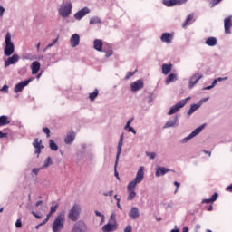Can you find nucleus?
Here are the masks:
<instances>
[{"instance_id": "obj_43", "label": "nucleus", "mask_w": 232, "mask_h": 232, "mask_svg": "<svg viewBox=\"0 0 232 232\" xmlns=\"http://www.w3.org/2000/svg\"><path fill=\"white\" fill-rule=\"evenodd\" d=\"M147 157H150V159L153 160L155 157H157V153L155 152H146Z\"/></svg>"}, {"instance_id": "obj_37", "label": "nucleus", "mask_w": 232, "mask_h": 232, "mask_svg": "<svg viewBox=\"0 0 232 232\" xmlns=\"http://www.w3.org/2000/svg\"><path fill=\"white\" fill-rule=\"evenodd\" d=\"M23 59L26 61H34V59H37V56L32 53H25L24 54Z\"/></svg>"}, {"instance_id": "obj_20", "label": "nucleus", "mask_w": 232, "mask_h": 232, "mask_svg": "<svg viewBox=\"0 0 232 232\" xmlns=\"http://www.w3.org/2000/svg\"><path fill=\"white\" fill-rule=\"evenodd\" d=\"M19 61V55L14 53L12 55V57H9L5 62V67L8 68V66L12 64H15Z\"/></svg>"}, {"instance_id": "obj_4", "label": "nucleus", "mask_w": 232, "mask_h": 232, "mask_svg": "<svg viewBox=\"0 0 232 232\" xmlns=\"http://www.w3.org/2000/svg\"><path fill=\"white\" fill-rule=\"evenodd\" d=\"M72 8H73L72 3L63 2V4L58 8V14L60 17H63V19H68V17L72 15Z\"/></svg>"}, {"instance_id": "obj_59", "label": "nucleus", "mask_w": 232, "mask_h": 232, "mask_svg": "<svg viewBox=\"0 0 232 232\" xmlns=\"http://www.w3.org/2000/svg\"><path fill=\"white\" fill-rule=\"evenodd\" d=\"M216 81H218V82H222V81H227V77H219L216 79Z\"/></svg>"}, {"instance_id": "obj_33", "label": "nucleus", "mask_w": 232, "mask_h": 232, "mask_svg": "<svg viewBox=\"0 0 232 232\" xmlns=\"http://www.w3.org/2000/svg\"><path fill=\"white\" fill-rule=\"evenodd\" d=\"M53 164V161H52V158L47 157L44 161V165L42 166V169H44V168H49V166H52Z\"/></svg>"}, {"instance_id": "obj_18", "label": "nucleus", "mask_w": 232, "mask_h": 232, "mask_svg": "<svg viewBox=\"0 0 232 232\" xmlns=\"http://www.w3.org/2000/svg\"><path fill=\"white\" fill-rule=\"evenodd\" d=\"M179 126V116H175L172 120H169L165 125L163 126L164 129L166 128H177Z\"/></svg>"}, {"instance_id": "obj_19", "label": "nucleus", "mask_w": 232, "mask_h": 232, "mask_svg": "<svg viewBox=\"0 0 232 232\" xmlns=\"http://www.w3.org/2000/svg\"><path fill=\"white\" fill-rule=\"evenodd\" d=\"M43 140H41L39 138L34 139V141L33 142L34 148H35V153L36 155H39L41 153V150L44 148V146L42 145Z\"/></svg>"}, {"instance_id": "obj_35", "label": "nucleus", "mask_w": 232, "mask_h": 232, "mask_svg": "<svg viewBox=\"0 0 232 232\" xmlns=\"http://www.w3.org/2000/svg\"><path fill=\"white\" fill-rule=\"evenodd\" d=\"M97 97H99V90H97V89H95V90L93 91V92H91V93L89 94V99H90V101H92V102L95 101V99H97Z\"/></svg>"}, {"instance_id": "obj_12", "label": "nucleus", "mask_w": 232, "mask_h": 232, "mask_svg": "<svg viewBox=\"0 0 232 232\" xmlns=\"http://www.w3.org/2000/svg\"><path fill=\"white\" fill-rule=\"evenodd\" d=\"M224 28H225V34L227 35H229V34H231V28H232V15H229L224 19Z\"/></svg>"}, {"instance_id": "obj_26", "label": "nucleus", "mask_w": 232, "mask_h": 232, "mask_svg": "<svg viewBox=\"0 0 232 232\" xmlns=\"http://www.w3.org/2000/svg\"><path fill=\"white\" fill-rule=\"evenodd\" d=\"M73 140H75V133L73 132L68 133L64 139L65 144H73Z\"/></svg>"}, {"instance_id": "obj_39", "label": "nucleus", "mask_w": 232, "mask_h": 232, "mask_svg": "<svg viewBox=\"0 0 232 232\" xmlns=\"http://www.w3.org/2000/svg\"><path fill=\"white\" fill-rule=\"evenodd\" d=\"M57 208H59V204L57 202L53 201L51 206L50 213L53 214L55 211H57Z\"/></svg>"}, {"instance_id": "obj_54", "label": "nucleus", "mask_w": 232, "mask_h": 232, "mask_svg": "<svg viewBox=\"0 0 232 232\" xmlns=\"http://www.w3.org/2000/svg\"><path fill=\"white\" fill-rule=\"evenodd\" d=\"M31 213H32V215H33L34 217H35V218H38V219L43 218V216H41V215L35 213V211H32Z\"/></svg>"}, {"instance_id": "obj_56", "label": "nucleus", "mask_w": 232, "mask_h": 232, "mask_svg": "<svg viewBox=\"0 0 232 232\" xmlns=\"http://www.w3.org/2000/svg\"><path fill=\"white\" fill-rule=\"evenodd\" d=\"M134 118H130L127 121V123L125 126H127V128H129V126H131V122H133Z\"/></svg>"}, {"instance_id": "obj_15", "label": "nucleus", "mask_w": 232, "mask_h": 232, "mask_svg": "<svg viewBox=\"0 0 232 232\" xmlns=\"http://www.w3.org/2000/svg\"><path fill=\"white\" fill-rule=\"evenodd\" d=\"M124 142V134H121L120 137V140L118 142L117 146V154H116V161H115V166H117L119 162V158L121 157V153L122 151V144Z\"/></svg>"}, {"instance_id": "obj_14", "label": "nucleus", "mask_w": 232, "mask_h": 232, "mask_svg": "<svg viewBox=\"0 0 232 232\" xmlns=\"http://www.w3.org/2000/svg\"><path fill=\"white\" fill-rule=\"evenodd\" d=\"M88 14H90V8L83 7L82 9L74 14V19H76V21H81V19H82V17H86Z\"/></svg>"}, {"instance_id": "obj_6", "label": "nucleus", "mask_w": 232, "mask_h": 232, "mask_svg": "<svg viewBox=\"0 0 232 232\" xmlns=\"http://www.w3.org/2000/svg\"><path fill=\"white\" fill-rule=\"evenodd\" d=\"M117 229V221L115 220V213L111 215L108 224L102 227L103 232H112Z\"/></svg>"}, {"instance_id": "obj_60", "label": "nucleus", "mask_w": 232, "mask_h": 232, "mask_svg": "<svg viewBox=\"0 0 232 232\" xmlns=\"http://www.w3.org/2000/svg\"><path fill=\"white\" fill-rule=\"evenodd\" d=\"M3 14H5V7L0 5V17H3Z\"/></svg>"}, {"instance_id": "obj_5", "label": "nucleus", "mask_w": 232, "mask_h": 232, "mask_svg": "<svg viewBox=\"0 0 232 232\" xmlns=\"http://www.w3.org/2000/svg\"><path fill=\"white\" fill-rule=\"evenodd\" d=\"M81 211H82L81 205L74 204L72 208L69 210L68 218L72 222H77L79 220V218L81 217Z\"/></svg>"}, {"instance_id": "obj_24", "label": "nucleus", "mask_w": 232, "mask_h": 232, "mask_svg": "<svg viewBox=\"0 0 232 232\" xmlns=\"http://www.w3.org/2000/svg\"><path fill=\"white\" fill-rule=\"evenodd\" d=\"M32 74L35 75L41 70V63L38 61L33 62L31 64Z\"/></svg>"}, {"instance_id": "obj_46", "label": "nucleus", "mask_w": 232, "mask_h": 232, "mask_svg": "<svg viewBox=\"0 0 232 232\" xmlns=\"http://www.w3.org/2000/svg\"><path fill=\"white\" fill-rule=\"evenodd\" d=\"M133 75H135V72H128L125 76V79L128 81V79L133 77Z\"/></svg>"}, {"instance_id": "obj_34", "label": "nucleus", "mask_w": 232, "mask_h": 232, "mask_svg": "<svg viewBox=\"0 0 232 232\" xmlns=\"http://www.w3.org/2000/svg\"><path fill=\"white\" fill-rule=\"evenodd\" d=\"M6 124H10L8 116H0V126H6Z\"/></svg>"}, {"instance_id": "obj_28", "label": "nucleus", "mask_w": 232, "mask_h": 232, "mask_svg": "<svg viewBox=\"0 0 232 232\" xmlns=\"http://www.w3.org/2000/svg\"><path fill=\"white\" fill-rule=\"evenodd\" d=\"M193 23H195V16L193 14H189L183 23L182 26L183 28H186L188 24H193Z\"/></svg>"}, {"instance_id": "obj_21", "label": "nucleus", "mask_w": 232, "mask_h": 232, "mask_svg": "<svg viewBox=\"0 0 232 232\" xmlns=\"http://www.w3.org/2000/svg\"><path fill=\"white\" fill-rule=\"evenodd\" d=\"M184 1H163L162 4L164 6H168L169 8H171L173 6H182L184 5Z\"/></svg>"}, {"instance_id": "obj_50", "label": "nucleus", "mask_w": 232, "mask_h": 232, "mask_svg": "<svg viewBox=\"0 0 232 232\" xmlns=\"http://www.w3.org/2000/svg\"><path fill=\"white\" fill-rule=\"evenodd\" d=\"M131 231H133V227H131V225H129L124 228V232H131Z\"/></svg>"}, {"instance_id": "obj_42", "label": "nucleus", "mask_w": 232, "mask_h": 232, "mask_svg": "<svg viewBox=\"0 0 232 232\" xmlns=\"http://www.w3.org/2000/svg\"><path fill=\"white\" fill-rule=\"evenodd\" d=\"M43 131L44 133H45L47 139H50V133H51L50 129L48 127H44L43 128Z\"/></svg>"}, {"instance_id": "obj_11", "label": "nucleus", "mask_w": 232, "mask_h": 232, "mask_svg": "<svg viewBox=\"0 0 232 232\" xmlns=\"http://www.w3.org/2000/svg\"><path fill=\"white\" fill-rule=\"evenodd\" d=\"M202 77H204V74H202V72H197L195 74H193L190 79H189V82H188V88L189 90H191L192 88H194L195 84H197V82H198V81L200 79H202Z\"/></svg>"}, {"instance_id": "obj_61", "label": "nucleus", "mask_w": 232, "mask_h": 232, "mask_svg": "<svg viewBox=\"0 0 232 232\" xmlns=\"http://www.w3.org/2000/svg\"><path fill=\"white\" fill-rule=\"evenodd\" d=\"M226 191L232 193V184L226 188Z\"/></svg>"}, {"instance_id": "obj_36", "label": "nucleus", "mask_w": 232, "mask_h": 232, "mask_svg": "<svg viewBox=\"0 0 232 232\" xmlns=\"http://www.w3.org/2000/svg\"><path fill=\"white\" fill-rule=\"evenodd\" d=\"M49 147L52 150V151H57V150H59V146H57V143H55L53 140H49Z\"/></svg>"}, {"instance_id": "obj_1", "label": "nucleus", "mask_w": 232, "mask_h": 232, "mask_svg": "<svg viewBox=\"0 0 232 232\" xmlns=\"http://www.w3.org/2000/svg\"><path fill=\"white\" fill-rule=\"evenodd\" d=\"M144 180V167L141 166L139 168L135 179L129 182L127 186V193H129L127 197V200L131 201L137 197V192L135 191L137 188V184H140Z\"/></svg>"}, {"instance_id": "obj_23", "label": "nucleus", "mask_w": 232, "mask_h": 232, "mask_svg": "<svg viewBox=\"0 0 232 232\" xmlns=\"http://www.w3.org/2000/svg\"><path fill=\"white\" fill-rule=\"evenodd\" d=\"M218 43V40L215 36L208 37L205 40V44H207V46H210V47L217 46Z\"/></svg>"}, {"instance_id": "obj_58", "label": "nucleus", "mask_w": 232, "mask_h": 232, "mask_svg": "<svg viewBox=\"0 0 232 232\" xmlns=\"http://www.w3.org/2000/svg\"><path fill=\"white\" fill-rule=\"evenodd\" d=\"M8 137V133L0 131V139H5Z\"/></svg>"}, {"instance_id": "obj_8", "label": "nucleus", "mask_w": 232, "mask_h": 232, "mask_svg": "<svg viewBox=\"0 0 232 232\" xmlns=\"http://www.w3.org/2000/svg\"><path fill=\"white\" fill-rule=\"evenodd\" d=\"M191 99L190 97H188L186 99L180 100L179 102H177L174 106L170 108V110L168 112V115H175L180 110L181 108H184L185 104H188V102Z\"/></svg>"}, {"instance_id": "obj_47", "label": "nucleus", "mask_w": 232, "mask_h": 232, "mask_svg": "<svg viewBox=\"0 0 232 232\" xmlns=\"http://www.w3.org/2000/svg\"><path fill=\"white\" fill-rule=\"evenodd\" d=\"M208 101H209V97L201 99L198 103L199 106H202V104H204V102H208Z\"/></svg>"}, {"instance_id": "obj_17", "label": "nucleus", "mask_w": 232, "mask_h": 232, "mask_svg": "<svg viewBox=\"0 0 232 232\" xmlns=\"http://www.w3.org/2000/svg\"><path fill=\"white\" fill-rule=\"evenodd\" d=\"M81 43V36L77 34H74L70 38V44L72 48H77Z\"/></svg>"}, {"instance_id": "obj_49", "label": "nucleus", "mask_w": 232, "mask_h": 232, "mask_svg": "<svg viewBox=\"0 0 232 232\" xmlns=\"http://www.w3.org/2000/svg\"><path fill=\"white\" fill-rule=\"evenodd\" d=\"M76 156L78 157L79 160H82V157H84V152L82 151H78L76 153Z\"/></svg>"}, {"instance_id": "obj_38", "label": "nucleus", "mask_w": 232, "mask_h": 232, "mask_svg": "<svg viewBox=\"0 0 232 232\" xmlns=\"http://www.w3.org/2000/svg\"><path fill=\"white\" fill-rule=\"evenodd\" d=\"M101 18L99 16H94L90 19L89 24H100Z\"/></svg>"}, {"instance_id": "obj_63", "label": "nucleus", "mask_w": 232, "mask_h": 232, "mask_svg": "<svg viewBox=\"0 0 232 232\" xmlns=\"http://www.w3.org/2000/svg\"><path fill=\"white\" fill-rule=\"evenodd\" d=\"M43 205V201H37L36 203H35V207L36 208H39V206H42Z\"/></svg>"}, {"instance_id": "obj_22", "label": "nucleus", "mask_w": 232, "mask_h": 232, "mask_svg": "<svg viewBox=\"0 0 232 232\" xmlns=\"http://www.w3.org/2000/svg\"><path fill=\"white\" fill-rule=\"evenodd\" d=\"M129 217L131 218V220H136V218H139L140 217V213L139 212V208L133 207L130 208L129 212Z\"/></svg>"}, {"instance_id": "obj_27", "label": "nucleus", "mask_w": 232, "mask_h": 232, "mask_svg": "<svg viewBox=\"0 0 232 232\" xmlns=\"http://www.w3.org/2000/svg\"><path fill=\"white\" fill-rule=\"evenodd\" d=\"M94 50H97V52H102V40L96 39L93 43Z\"/></svg>"}, {"instance_id": "obj_7", "label": "nucleus", "mask_w": 232, "mask_h": 232, "mask_svg": "<svg viewBox=\"0 0 232 232\" xmlns=\"http://www.w3.org/2000/svg\"><path fill=\"white\" fill-rule=\"evenodd\" d=\"M206 128V124H202L201 126L196 128L188 136L183 138L181 140V144H186L191 140V139H195L197 135L200 134V132Z\"/></svg>"}, {"instance_id": "obj_32", "label": "nucleus", "mask_w": 232, "mask_h": 232, "mask_svg": "<svg viewBox=\"0 0 232 232\" xmlns=\"http://www.w3.org/2000/svg\"><path fill=\"white\" fill-rule=\"evenodd\" d=\"M174 81H177V74H175V73H170V74H169V76L167 77L165 82H166V84H169L170 82H173Z\"/></svg>"}, {"instance_id": "obj_55", "label": "nucleus", "mask_w": 232, "mask_h": 232, "mask_svg": "<svg viewBox=\"0 0 232 232\" xmlns=\"http://www.w3.org/2000/svg\"><path fill=\"white\" fill-rule=\"evenodd\" d=\"M104 197H112L113 196V190H111L109 192L103 193Z\"/></svg>"}, {"instance_id": "obj_48", "label": "nucleus", "mask_w": 232, "mask_h": 232, "mask_svg": "<svg viewBox=\"0 0 232 232\" xmlns=\"http://www.w3.org/2000/svg\"><path fill=\"white\" fill-rule=\"evenodd\" d=\"M174 186L177 187L174 193L177 194L179 192V188H180V183L178 181L174 182Z\"/></svg>"}, {"instance_id": "obj_40", "label": "nucleus", "mask_w": 232, "mask_h": 232, "mask_svg": "<svg viewBox=\"0 0 232 232\" xmlns=\"http://www.w3.org/2000/svg\"><path fill=\"white\" fill-rule=\"evenodd\" d=\"M124 130H126V131H128V133H133V135H137V130H135V129L133 127H130V125L125 126Z\"/></svg>"}, {"instance_id": "obj_51", "label": "nucleus", "mask_w": 232, "mask_h": 232, "mask_svg": "<svg viewBox=\"0 0 232 232\" xmlns=\"http://www.w3.org/2000/svg\"><path fill=\"white\" fill-rule=\"evenodd\" d=\"M218 3H220V1L210 2V4H209L210 8H215V6H217V5H218Z\"/></svg>"}, {"instance_id": "obj_3", "label": "nucleus", "mask_w": 232, "mask_h": 232, "mask_svg": "<svg viewBox=\"0 0 232 232\" xmlns=\"http://www.w3.org/2000/svg\"><path fill=\"white\" fill-rule=\"evenodd\" d=\"M5 44L4 53L6 57H10V55L15 52V46L14 45V43H12V34H10V32L5 34Z\"/></svg>"}, {"instance_id": "obj_2", "label": "nucleus", "mask_w": 232, "mask_h": 232, "mask_svg": "<svg viewBox=\"0 0 232 232\" xmlns=\"http://www.w3.org/2000/svg\"><path fill=\"white\" fill-rule=\"evenodd\" d=\"M66 220V211H61L52 225L53 232H61L64 229V222Z\"/></svg>"}, {"instance_id": "obj_13", "label": "nucleus", "mask_w": 232, "mask_h": 232, "mask_svg": "<svg viewBox=\"0 0 232 232\" xmlns=\"http://www.w3.org/2000/svg\"><path fill=\"white\" fill-rule=\"evenodd\" d=\"M144 88V81L139 79L130 84L131 92H139Z\"/></svg>"}, {"instance_id": "obj_25", "label": "nucleus", "mask_w": 232, "mask_h": 232, "mask_svg": "<svg viewBox=\"0 0 232 232\" xmlns=\"http://www.w3.org/2000/svg\"><path fill=\"white\" fill-rule=\"evenodd\" d=\"M166 173H169V169L166 167H159L156 169V177H164Z\"/></svg>"}, {"instance_id": "obj_52", "label": "nucleus", "mask_w": 232, "mask_h": 232, "mask_svg": "<svg viewBox=\"0 0 232 232\" xmlns=\"http://www.w3.org/2000/svg\"><path fill=\"white\" fill-rule=\"evenodd\" d=\"M15 227H23V223L21 222V219H17L15 222Z\"/></svg>"}, {"instance_id": "obj_41", "label": "nucleus", "mask_w": 232, "mask_h": 232, "mask_svg": "<svg viewBox=\"0 0 232 232\" xmlns=\"http://www.w3.org/2000/svg\"><path fill=\"white\" fill-rule=\"evenodd\" d=\"M96 217H101L102 218V222H104L106 217H104V214L101 213L100 211L98 210H95L94 211Z\"/></svg>"}, {"instance_id": "obj_53", "label": "nucleus", "mask_w": 232, "mask_h": 232, "mask_svg": "<svg viewBox=\"0 0 232 232\" xmlns=\"http://www.w3.org/2000/svg\"><path fill=\"white\" fill-rule=\"evenodd\" d=\"M0 92H4L5 93H8V85H4Z\"/></svg>"}, {"instance_id": "obj_30", "label": "nucleus", "mask_w": 232, "mask_h": 232, "mask_svg": "<svg viewBox=\"0 0 232 232\" xmlns=\"http://www.w3.org/2000/svg\"><path fill=\"white\" fill-rule=\"evenodd\" d=\"M218 198V193H214L211 198L203 199L201 202L202 204H211V202H215Z\"/></svg>"}, {"instance_id": "obj_9", "label": "nucleus", "mask_w": 232, "mask_h": 232, "mask_svg": "<svg viewBox=\"0 0 232 232\" xmlns=\"http://www.w3.org/2000/svg\"><path fill=\"white\" fill-rule=\"evenodd\" d=\"M32 81H34V78H29L28 80H25L16 84L14 88V93H19V92H23V90H24V88H26V86H28V84L32 82Z\"/></svg>"}, {"instance_id": "obj_29", "label": "nucleus", "mask_w": 232, "mask_h": 232, "mask_svg": "<svg viewBox=\"0 0 232 232\" xmlns=\"http://www.w3.org/2000/svg\"><path fill=\"white\" fill-rule=\"evenodd\" d=\"M198 108H200V105L198 103H193L190 105V109L188 110V111L187 112L188 116L193 115V113H195V111H197V110H198Z\"/></svg>"}, {"instance_id": "obj_45", "label": "nucleus", "mask_w": 232, "mask_h": 232, "mask_svg": "<svg viewBox=\"0 0 232 232\" xmlns=\"http://www.w3.org/2000/svg\"><path fill=\"white\" fill-rule=\"evenodd\" d=\"M41 169H43V167L42 168H34V169H33L32 173H34V175H39V172L41 171Z\"/></svg>"}, {"instance_id": "obj_10", "label": "nucleus", "mask_w": 232, "mask_h": 232, "mask_svg": "<svg viewBox=\"0 0 232 232\" xmlns=\"http://www.w3.org/2000/svg\"><path fill=\"white\" fill-rule=\"evenodd\" d=\"M87 229L88 227L86 226V223L83 221H78L73 225L71 232H86Z\"/></svg>"}, {"instance_id": "obj_62", "label": "nucleus", "mask_w": 232, "mask_h": 232, "mask_svg": "<svg viewBox=\"0 0 232 232\" xmlns=\"http://www.w3.org/2000/svg\"><path fill=\"white\" fill-rule=\"evenodd\" d=\"M81 148H82V150H86V148H88V146L86 145V143H82Z\"/></svg>"}, {"instance_id": "obj_57", "label": "nucleus", "mask_w": 232, "mask_h": 232, "mask_svg": "<svg viewBox=\"0 0 232 232\" xmlns=\"http://www.w3.org/2000/svg\"><path fill=\"white\" fill-rule=\"evenodd\" d=\"M111 55H113V51L109 50V51L106 52L105 57H111Z\"/></svg>"}, {"instance_id": "obj_64", "label": "nucleus", "mask_w": 232, "mask_h": 232, "mask_svg": "<svg viewBox=\"0 0 232 232\" xmlns=\"http://www.w3.org/2000/svg\"><path fill=\"white\" fill-rule=\"evenodd\" d=\"M182 232H189V227H184Z\"/></svg>"}, {"instance_id": "obj_16", "label": "nucleus", "mask_w": 232, "mask_h": 232, "mask_svg": "<svg viewBox=\"0 0 232 232\" xmlns=\"http://www.w3.org/2000/svg\"><path fill=\"white\" fill-rule=\"evenodd\" d=\"M175 34L173 33H163L160 36V40L162 43H166L167 44H171L173 42V36Z\"/></svg>"}, {"instance_id": "obj_31", "label": "nucleus", "mask_w": 232, "mask_h": 232, "mask_svg": "<svg viewBox=\"0 0 232 232\" xmlns=\"http://www.w3.org/2000/svg\"><path fill=\"white\" fill-rule=\"evenodd\" d=\"M171 68H173V64H171V63H169V64L164 63L162 65V73H163V75H168V73H169V72H171Z\"/></svg>"}, {"instance_id": "obj_44", "label": "nucleus", "mask_w": 232, "mask_h": 232, "mask_svg": "<svg viewBox=\"0 0 232 232\" xmlns=\"http://www.w3.org/2000/svg\"><path fill=\"white\" fill-rule=\"evenodd\" d=\"M59 41V38L53 39L52 44H49L47 45V48H52V46H55L57 44V42Z\"/></svg>"}]
</instances>
